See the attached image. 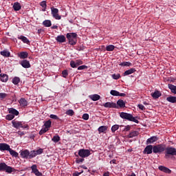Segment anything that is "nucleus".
<instances>
[{"instance_id":"nucleus-1","label":"nucleus","mask_w":176,"mask_h":176,"mask_svg":"<svg viewBox=\"0 0 176 176\" xmlns=\"http://www.w3.org/2000/svg\"><path fill=\"white\" fill-rule=\"evenodd\" d=\"M66 38L68 39L69 45H72V46L75 45L76 42H78V34L76 33H67L66 34Z\"/></svg>"},{"instance_id":"nucleus-2","label":"nucleus","mask_w":176,"mask_h":176,"mask_svg":"<svg viewBox=\"0 0 176 176\" xmlns=\"http://www.w3.org/2000/svg\"><path fill=\"white\" fill-rule=\"evenodd\" d=\"M0 171H5L8 174H12L16 171V169L12 166H8V164H6L5 162H1L0 163Z\"/></svg>"},{"instance_id":"nucleus-3","label":"nucleus","mask_w":176,"mask_h":176,"mask_svg":"<svg viewBox=\"0 0 176 176\" xmlns=\"http://www.w3.org/2000/svg\"><path fill=\"white\" fill-rule=\"evenodd\" d=\"M122 119H126V120H130V122H134L135 123H138V120L135 119L133 115L124 112H121L120 114Z\"/></svg>"},{"instance_id":"nucleus-4","label":"nucleus","mask_w":176,"mask_h":176,"mask_svg":"<svg viewBox=\"0 0 176 176\" xmlns=\"http://www.w3.org/2000/svg\"><path fill=\"white\" fill-rule=\"evenodd\" d=\"M170 156H176V148L170 146L165 148V157L168 159Z\"/></svg>"},{"instance_id":"nucleus-5","label":"nucleus","mask_w":176,"mask_h":176,"mask_svg":"<svg viewBox=\"0 0 176 176\" xmlns=\"http://www.w3.org/2000/svg\"><path fill=\"white\" fill-rule=\"evenodd\" d=\"M12 126L14 127V129H28V124H24L23 122L20 121H16L15 120L12 121Z\"/></svg>"},{"instance_id":"nucleus-6","label":"nucleus","mask_w":176,"mask_h":176,"mask_svg":"<svg viewBox=\"0 0 176 176\" xmlns=\"http://www.w3.org/2000/svg\"><path fill=\"white\" fill-rule=\"evenodd\" d=\"M91 153H90V150L89 149H80L78 151V155L80 157H89Z\"/></svg>"},{"instance_id":"nucleus-7","label":"nucleus","mask_w":176,"mask_h":176,"mask_svg":"<svg viewBox=\"0 0 176 176\" xmlns=\"http://www.w3.org/2000/svg\"><path fill=\"white\" fill-rule=\"evenodd\" d=\"M19 153L22 159H32L31 157V152L28 149L21 150Z\"/></svg>"},{"instance_id":"nucleus-8","label":"nucleus","mask_w":176,"mask_h":176,"mask_svg":"<svg viewBox=\"0 0 176 176\" xmlns=\"http://www.w3.org/2000/svg\"><path fill=\"white\" fill-rule=\"evenodd\" d=\"M165 149L164 145L159 144L153 147V153H162V152H164Z\"/></svg>"},{"instance_id":"nucleus-9","label":"nucleus","mask_w":176,"mask_h":176,"mask_svg":"<svg viewBox=\"0 0 176 176\" xmlns=\"http://www.w3.org/2000/svg\"><path fill=\"white\" fill-rule=\"evenodd\" d=\"M51 13L54 19L56 20H61V16L58 14V10L57 8H54V7L51 8Z\"/></svg>"},{"instance_id":"nucleus-10","label":"nucleus","mask_w":176,"mask_h":176,"mask_svg":"<svg viewBox=\"0 0 176 176\" xmlns=\"http://www.w3.org/2000/svg\"><path fill=\"white\" fill-rule=\"evenodd\" d=\"M43 153V148H38L37 151H30V157L32 159H34L36 156H38V155H42Z\"/></svg>"},{"instance_id":"nucleus-11","label":"nucleus","mask_w":176,"mask_h":176,"mask_svg":"<svg viewBox=\"0 0 176 176\" xmlns=\"http://www.w3.org/2000/svg\"><path fill=\"white\" fill-rule=\"evenodd\" d=\"M0 151L4 152V151H10V146L6 143H0Z\"/></svg>"},{"instance_id":"nucleus-12","label":"nucleus","mask_w":176,"mask_h":176,"mask_svg":"<svg viewBox=\"0 0 176 176\" xmlns=\"http://www.w3.org/2000/svg\"><path fill=\"white\" fill-rule=\"evenodd\" d=\"M32 171L36 176H42V173L39 172L36 164H34L31 166Z\"/></svg>"},{"instance_id":"nucleus-13","label":"nucleus","mask_w":176,"mask_h":176,"mask_svg":"<svg viewBox=\"0 0 176 176\" xmlns=\"http://www.w3.org/2000/svg\"><path fill=\"white\" fill-rule=\"evenodd\" d=\"M8 111V113L14 116V118L15 116H19V115H20V112L13 107L9 108Z\"/></svg>"},{"instance_id":"nucleus-14","label":"nucleus","mask_w":176,"mask_h":176,"mask_svg":"<svg viewBox=\"0 0 176 176\" xmlns=\"http://www.w3.org/2000/svg\"><path fill=\"white\" fill-rule=\"evenodd\" d=\"M19 64L23 67V68H31V64L30 63L29 60H23L19 62Z\"/></svg>"},{"instance_id":"nucleus-15","label":"nucleus","mask_w":176,"mask_h":176,"mask_svg":"<svg viewBox=\"0 0 176 176\" xmlns=\"http://www.w3.org/2000/svg\"><path fill=\"white\" fill-rule=\"evenodd\" d=\"M111 95L114 96H119V97H124L126 96V94L124 93H119V91L116 90H111Z\"/></svg>"},{"instance_id":"nucleus-16","label":"nucleus","mask_w":176,"mask_h":176,"mask_svg":"<svg viewBox=\"0 0 176 176\" xmlns=\"http://www.w3.org/2000/svg\"><path fill=\"white\" fill-rule=\"evenodd\" d=\"M158 169L160 171H163V173H166V174H171V170H170V168H168L164 166H160L158 167Z\"/></svg>"},{"instance_id":"nucleus-17","label":"nucleus","mask_w":176,"mask_h":176,"mask_svg":"<svg viewBox=\"0 0 176 176\" xmlns=\"http://www.w3.org/2000/svg\"><path fill=\"white\" fill-rule=\"evenodd\" d=\"M152 151H153V146L152 145H148L144 150V153L146 155H151L152 153Z\"/></svg>"},{"instance_id":"nucleus-18","label":"nucleus","mask_w":176,"mask_h":176,"mask_svg":"<svg viewBox=\"0 0 176 176\" xmlns=\"http://www.w3.org/2000/svg\"><path fill=\"white\" fill-rule=\"evenodd\" d=\"M56 41L59 43H64L67 41V38H65V36L64 35H59L56 37Z\"/></svg>"},{"instance_id":"nucleus-19","label":"nucleus","mask_w":176,"mask_h":176,"mask_svg":"<svg viewBox=\"0 0 176 176\" xmlns=\"http://www.w3.org/2000/svg\"><path fill=\"white\" fill-rule=\"evenodd\" d=\"M157 141V137L153 136L146 140V145H149V144H153V142H156Z\"/></svg>"},{"instance_id":"nucleus-20","label":"nucleus","mask_w":176,"mask_h":176,"mask_svg":"<svg viewBox=\"0 0 176 176\" xmlns=\"http://www.w3.org/2000/svg\"><path fill=\"white\" fill-rule=\"evenodd\" d=\"M18 57L23 60L25 58H28V53L27 52H21L19 54H18Z\"/></svg>"},{"instance_id":"nucleus-21","label":"nucleus","mask_w":176,"mask_h":176,"mask_svg":"<svg viewBox=\"0 0 176 176\" xmlns=\"http://www.w3.org/2000/svg\"><path fill=\"white\" fill-rule=\"evenodd\" d=\"M89 98L92 100V101H98V100L101 98V96H100L98 94H92L89 96Z\"/></svg>"},{"instance_id":"nucleus-22","label":"nucleus","mask_w":176,"mask_h":176,"mask_svg":"<svg viewBox=\"0 0 176 176\" xmlns=\"http://www.w3.org/2000/svg\"><path fill=\"white\" fill-rule=\"evenodd\" d=\"M9 79V76H8L6 74H0V80L1 82H8Z\"/></svg>"},{"instance_id":"nucleus-23","label":"nucleus","mask_w":176,"mask_h":176,"mask_svg":"<svg viewBox=\"0 0 176 176\" xmlns=\"http://www.w3.org/2000/svg\"><path fill=\"white\" fill-rule=\"evenodd\" d=\"M19 104L21 107H27V105H28V102L27 101V100H25V98H22L19 100Z\"/></svg>"},{"instance_id":"nucleus-24","label":"nucleus","mask_w":176,"mask_h":176,"mask_svg":"<svg viewBox=\"0 0 176 176\" xmlns=\"http://www.w3.org/2000/svg\"><path fill=\"white\" fill-rule=\"evenodd\" d=\"M1 56L3 57H10V52L8 50H4L0 52Z\"/></svg>"},{"instance_id":"nucleus-25","label":"nucleus","mask_w":176,"mask_h":176,"mask_svg":"<svg viewBox=\"0 0 176 176\" xmlns=\"http://www.w3.org/2000/svg\"><path fill=\"white\" fill-rule=\"evenodd\" d=\"M18 39H20L21 41H22L23 43H27V45H30V40H28V38H27V37L24 36H19L18 37Z\"/></svg>"},{"instance_id":"nucleus-26","label":"nucleus","mask_w":176,"mask_h":176,"mask_svg":"<svg viewBox=\"0 0 176 176\" xmlns=\"http://www.w3.org/2000/svg\"><path fill=\"white\" fill-rule=\"evenodd\" d=\"M117 105L118 108H124V107H126V103L123 100H119L117 101Z\"/></svg>"},{"instance_id":"nucleus-27","label":"nucleus","mask_w":176,"mask_h":176,"mask_svg":"<svg viewBox=\"0 0 176 176\" xmlns=\"http://www.w3.org/2000/svg\"><path fill=\"white\" fill-rule=\"evenodd\" d=\"M13 8H14V10H15V12H19V10L21 9V5L19 2L14 3L13 6Z\"/></svg>"},{"instance_id":"nucleus-28","label":"nucleus","mask_w":176,"mask_h":176,"mask_svg":"<svg viewBox=\"0 0 176 176\" xmlns=\"http://www.w3.org/2000/svg\"><path fill=\"white\" fill-rule=\"evenodd\" d=\"M135 72V69L131 68L124 72V76H127V75H131V74H134Z\"/></svg>"},{"instance_id":"nucleus-29","label":"nucleus","mask_w":176,"mask_h":176,"mask_svg":"<svg viewBox=\"0 0 176 176\" xmlns=\"http://www.w3.org/2000/svg\"><path fill=\"white\" fill-rule=\"evenodd\" d=\"M153 98H159L162 96V93L159 91H155L153 93L151 94Z\"/></svg>"},{"instance_id":"nucleus-30","label":"nucleus","mask_w":176,"mask_h":176,"mask_svg":"<svg viewBox=\"0 0 176 176\" xmlns=\"http://www.w3.org/2000/svg\"><path fill=\"white\" fill-rule=\"evenodd\" d=\"M166 101H168V102H171L172 104H175L176 97L175 96H169V97L166 98Z\"/></svg>"},{"instance_id":"nucleus-31","label":"nucleus","mask_w":176,"mask_h":176,"mask_svg":"<svg viewBox=\"0 0 176 176\" xmlns=\"http://www.w3.org/2000/svg\"><path fill=\"white\" fill-rule=\"evenodd\" d=\"M107 126H101L98 128V131L99 133V134H101V133H105V131H107Z\"/></svg>"},{"instance_id":"nucleus-32","label":"nucleus","mask_w":176,"mask_h":176,"mask_svg":"<svg viewBox=\"0 0 176 176\" xmlns=\"http://www.w3.org/2000/svg\"><path fill=\"white\" fill-rule=\"evenodd\" d=\"M168 87L170 89L172 93L176 94V86L173 85V84H168Z\"/></svg>"},{"instance_id":"nucleus-33","label":"nucleus","mask_w":176,"mask_h":176,"mask_svg":"<svg viewBox=\"0 0 176 176\" xmlns=\"http://www.w3.org/2000/svg\"><path fill=\"white\" fill-rule=\"evenodd\" d=\"M8 152H10L11 156H13L14 157H19V153L16 152L14 150L10 148Z\"/></svg>"},{"instance_id":"nucleus-34","label":"nucleus","mask_w":176,"mask_h":176,"mask_svg":"<svg viewBox=\"0 0 176 176\" xmlns=\"http://www.w3.org/2000/svg\"><path fill=\"white\" fill-rule=\"evenodd\" d=\"M43 25H44V27H52V21L45 20L43 22Z\"/></svg>"},{"instance_id":"nucleus-35","label":"nucleus","mask_w":176,"mask_h":176,"mask_svg":"<svg viewBox=\"0 0 176 176\" xmlns=\"http://www.w3.org/2000/svg\"><path fill=\"white\" fill-rule=\"evenodd\" d=\"M45 128L48 129H50V127H52V120H49L47 121H46L44 124Z\"/></svg>"},{"instance_id":"nucleus-36","label":"nucleus","mask_w":176,"mask_h":176,"mask_svg":"<svg viewBox=\"0 0 176 176\" xmlns=\"http://www.w3.org/2000/svg\"><path fill=\"white\" fill-rule=\"evenodd\" d=\"M40 6H41V8H43V11L45 12V10H46V8H47V5L46 1H41L40 3Z\"/></svg>"},{"instance_id":"nucleus-37","label":"nucleus","mask_w":176,"mask_h":176,"mask_svg":"<svg viewBox=\"0 0 176 176\" xmlns=\"http://www.w3.org/2000/svg\"><path fill=\"white\" fill-rule=\"evenodd\" d=\"M137 135H138V131H133L131 133H130L128 135L129 138H133V137H137Z\"/></svg>"},{"instance_id":"nucleus-38","label":"nucleus","mask_w":176,"mask_h":176,"mask_svg":"<svg viewBox=\"0 0 176 176\" xmlns=\"http://www.w3.org/2000/svg\"><path fill=\"white\" fill-rule=\"evenodd\" d=\"M60 140V136H58V135H56L53 137V138L52 139V141H53V142H54L55 144H57V142H58Z\"/></svg>"},{"instance_id":"nucleus-39","label":"nucleus","mask_w":176,"mask_h":176,"mask_svg":"<svg viewBox=\"0 0 176 176\" xmlns=\"http://www.w3.org/2000/svg\"><path fill=\"white\" fill-rule=\"evenodd\" d=\"M12 83L14 85H19V83H20V78L19 77H14L13 79H12Z\"/></svg>"},{"instance_id":"nucleus-40","label":"nucleus","mask_w":176,"mask_h":176,"mask_svg":"<svg viewBox=\"0 0 176 176\" xmlns=\"http://www.w3.org/2000/svg\"><path fill=\"white\" fill-rule=\"evenodd\" d=\"M121 67H131V63L129 62H122L120 64Z\"/></svg>"},{"instance_id":"nucleus-41","label":"nucleus","mask_w":176,"mask_h":176,"mask_svg":"<svg viewBox=\"0 0 176 176\" xmlns=\"http://www.w3.org/2000/svg\"><path fill=\"white\" fill-rule=\"evenodd\" d=\"M70 65L72 68H78V65L75 60H71Z\"/></svg>"},{"instance_id":"nucleus-42","label":"nucleus","mask_w":176,"mask_h":176,"mask_svg":"<svg viewBox=\"0 0 176 176\" xmlns=\"http://www.w3.org/2000/svg\"><path fill=\"white\" fill-rule=\"evenodd\" d=\"M66 113L69 116H74V115H75V112L74 111V110L72 109H69L66 111Z\"/></svg>"},{"instance_id":"nucleus-43","label":"nucleus","mask_w":176,"mask_h":176,"mask_svg":"<svg viewBox=\"0 0 176 176\" xmlns=\"http://www.w3.org/2000/svg\"><path fill=\"white\" fill-rule=\"evenodd\" d=\"M14 118V116L12 115L11 113L8 114L6 116V120H13V118Z\"/></svg>"},{"instance_id":"nucleus-44","label":"nucleus","mask_w":176,"mask_h":176,"mask_svg":"<svg viewBox=\"0 0 176 176\" xmlns=\"http://www.w3.org/2000/svg\"><path fill=\"white\" fill-rule=\"evenodd\" d=\"M49 131L47 128H43L38 133L40 135H42L43 134H45V133H47Z\"/></svg>"},{"instance_id":"nucleus-45","label":"nucleus","mask_w":176,"mask_h":176,"mask_svg":"<svg viewBox=\"0 0 176 176\" xmlns=\"http://www.w3.org/2000/svg\"><path fill=\"white\" fill-rule=\"evenodd\" d=\"M8 97V94L6 93H0V100H5Z\"/></svg>"},{"instance_id":"nucleus-46","label":"nucleus","mask_w":176,"mask_h":176,"mask_svg":"<svg viewBox=\"0 0 176 176\" xmlns=\"http://www.w3.org/2000/svg\"><path fill=\"white\" fill-rule=\"evenodd\" d=\"M50 118H51V119H54V120H60L58 116H57V115H54V114H51L50 116Z\"/></svg>"},{"instance_id":"nucleus-47","label":"nucleus","mask_w":176,"mask_h":176,"mask_svg":"<svg viewBox=\"0 0 176 176\" xmlns=\"http://www.w3.org/2000/svg\"><path fill=\"white\" fill-rule=\"evenodd\" d=\"M111 76H112L113 79L118 80L120 78V74H112Z\"/></svg>"},{"instance_id":"nucleus-48","label":"nucleus","mask_w":176,"mask_h":176,"mask_svg":"<svg viewBox=\"0 0 176 176\" xmlns=\"http://www.w3.org/2000/svg\"><path fill=\"white\" fill-rule=\"evenodd\" d=\"M118 129H119V125L118 124L113 125L111 127V131H113V133H115V131H116V130H118Z\"/></svg>"},{"instance_id":"nucleus-49","label":"nucleus","mask_w":176,"mask_h":176,"mask_svg":"<svg viewBox=\"0 0 176 176\" xmlns=\"http://www.w3.org/2000/svg\"><path fill=\"white\" fill-rule=\"evenodd\" d=\"M62 76L63 78H67L68 76V71L67 70H63L62 72Z\"/></svg>"},{"instance_id":"nucleus-50","label":"nucleus","mask_w":176,"mask_h":176,"mask_svg":"<svg viewBox=\"0 0 176 176\" xmlns=\"http://www.w3.org/2000/svg\"><path fill=\"white\" fill-rule=\"evenodd\" d=\"M82 119L84 120H89V114H87V113H84L83 115H82Z\"/></svg>"},{"instance_id":"nucleus-51","label":"nucleus","mask_w":176,"mask_h":176,"mask_svg":"<svg viewBox=\"0 0 176 176\" xmlns=\"http://www.w3.org/2000/svg\"><path fill=\"white\" fill-rule=\"evenodd\" d=\"M87 68V66L86 65H81L78 67V71H82L83 69H86Z\"/></svg>"},{"instance_id":"nucleus-52","label":"nucleus","mask_w":176,"mask_h":176,"mask_svg":"<svg viewBox=\"0 0 176 176\" xmlns=\"http://www.w3.org/2000/svg\"><path fill=\"white\" fill-rule=\"evenodd\" d=\"M76 64H77V67H79V65H82L83 64V61L80 60H76Z\"/></svg>"},{"instance_id":"nucleus-53","label":"nucleus","mask_w":176,"mask_h":176,"mask_svg":"<svg viewBox=\"0 0 176 176\" xmlns=\"http://www.w3.org/2000/svg\"><path fill=\"white\" fill-rule=\"evenodd\" d=\"M111 108H118V103L111 102Z\"/></svg>"},{"instance_id":"nucleus-54","label":"nucleus","mask_w":176,"mask_h":176,"mask_svg":"<svg viewBox=\"0 0 176 176\" xmlns=\"http://www.w3.org/2000/svg\"><path fill=\"white\" fill-rule=\"evenodd\" d=\"M104 107L105 108H111V102H106L104 104Z\"/></svg>"},{"instance_id":"nucleus-55","label":"nucleus","mask_w":176,"mask_h":176,"mask_svg":"<svg viewBox=\"0 0 176 176\" xmlns=\"http://www.w3.org/2000/svg\"><path fill=\"white\" fill-rule=\"evenodd\" d=\"M139 109H141L142 111L145 110V107L143 104H138Z\"/></svg>"},{"instance_id":"nucleus-56","label":"nucleus","mask_w":176,"mask_h":176,"mask_svg":"<svg viewBox=\"0 0 176 176\" xmlns=\"http://www.w3.org/2000/svg\"><path fill=\"white\" fill-rule=\"evenodd\" d=\"M83 162H85L84 158H80V159L76 160V163H83Z\"/></svg>"},{"instance_id":"nucleus-57","label":"nucleus","mask_w":176,"mask_h":176,"mask_svg":"<svg viewBox=\"0 0 176 176\" xmlns=\"http://www.w3.org/2000/svg\"><path fill=\"white\" fill-rule=\"evenodd\" d=\"M80 174H82V172L81 173L75 172L74 173H73V176H79L80 175Z\"/></svg>"},{"instance_id":"nucleus-58","label":"nucleus","mask_w":176,"mask_h":176,"mask_svg":"<svg viewBox=\"0 0 176 176\" xmlns=\"http://www.w3.org/2000/svg\"><path fill=\"white\" fill-rule=\"evenodd\" d=\"M131 126L129 125L126 126L124 129L125 131H130Z\"/></svg>"},{"instance_id":"nucleus-59","label":"nucleus","mask_w":176,"mask_h":176,"mask_svg":"<svg viewBox=\"0 0 176 176\" xmlns=\"http://www.w3.org/2000/svg\"><path fill=\"white\" fill-rule=\"evenodd\" d=\"M106 50H107V52H111V45L107 46Z\"/></svg>"},{"instance_id":"nucleus-60","label":"nucleus","mask_w":176,"mask_h":176,"mask_svg":"<svg viewBox=\"0 0 176 176\" xmlns=\"http://www.w3.org/2000/svg\"><path fill=\"white\" fill-rule=\"evenodd\" d=\"M52 30H57V28H58V26L57 25H53L51 27Z\"/></svg>"},{"instance_id":"nucleus-61","label":"nucleus","mask_w":176,"mask_h":176,"mask_svg":"<svg viewBox=\"0 0 176 176\" xmlns=\"http://www.w3.org/2000/svg\"><path fill=\"white\" fill-rule=\"evenodd\" d=\"M111 163H113V164H116L118 162L116 160H111Z\"/></svg>"},{"instance_id":"nucleus-62","label":"nucleus","mask_w":176,"mask_h":176,"mask_svg":"<svg viewBox=\"0 0 176 176\" xmlns=\"http://www.w3.org/2000/svg\"><path fill=\"white\" fill-rule=\"evenodd\" d=\"M103 176H109V172L104 173Z\"/></svg>"},{"instance_id":"nucleus-63","label":"nucleus","mask_w":176,"mask_h":176,"mask_svg":"<svg viewBox=\"0 0 176 176\" xmlns=\"http://www.w3.org/2000/svg\"><path fill=\"white\" fill-rule=\"evenodd\" d=\"M115 50V46L111 45V51L112 52V50Z\"/></svg>"},{"instance_id":"nucleus-64","label":"nucleus","mask_w":176,"mask_h":176,"mask_svg":"<svg viewBox=\"0 0 176 176\" xmlns=\"http://www.w3.org/2000/svg\"><path fill=\"white\" fill-rule=\"evenodd\" d=\"M82 168H84L85 170H87V167L86 166H82Z\"/></svg>"}]
</instances>
